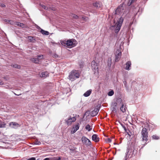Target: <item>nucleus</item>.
I'll return each instance as SVG.
<instances>
[{
  "instance_id": "obj_19",
  "label": "nucleus",
  "mask_w": 160,
  "mask_h": 160,
  "mask_svg": "<svg viewBox=\"0 0 160 160\" xmlns=\"http://www.w3.org/2000/svg\"><path fill=\"white\" fill-rule=\"evenodd\" d=\"M28 38L31 42H33L35 40L34 38L31 36H28Z\"/></svg>"
},
{
  "instance_id": "obj_24",
  "label": "nucleus",
  "mask_w": 160,
  "mask_h": 160,
  "mask_svg": "<svg viewBox=\"0 0 160 160\" xmlns=\"http://www.w3.org/2000/svg\"><path fill=\"white\" fill-rule=\"evenodd\" d=\"M60 42L62 45L67 47V44H66V43H67V41H61Z\"/></svg>"
},
{
  "instance_id": "obj_3",
  "label": "nucleus",
  "mask_w": 160,
  "mask_h": 160,
  "mask_svg": "<svg viewBox=\"0 0 160 160\" xmlns=\"http://www.w3.org/2000/svg\"><path fill=\"white\" fill-rule=\"evenodd\" d=\"M148 134L147 129L146 128H143L141 131V135L142 140L146 142L145 143H146V142L148 140Z\"/></svg>"
},
{
  "instance_id": "obj_29",
  "label": "nucleus",
  "mask_w": 160,
  "mask_h": 160,
  "mask_svg": "<svg viewBox=\"0 0 160 160\" xmlns=\"http://www.w3.org/2000/svg\"><path fill=\"white\" fill-rule=\"evenodd\" d=\"M6 124L4 122L0 123V128H4L5 127Z\"/></svg>"
},
{
  "instance_id": "obj_27",
  "label": "nucleus",
  "mask_w": 160,
  "mask_h": 160,
  "mask_svg": "<svg viewBox=\"0 0 160 160\" xmlns=\"http://www.w3.org/2000/svg\"><path fill=\"white\" fill-rule=\"evenodd\" d=\"M129 151H130V150H129L128 151V152H127V153L126 154V156H125V160H127V157H128V158L130 157V158H131L132 157V155H131L130 156V154H129V155L128 156V153L129 152Z\"/></svg>"
},
{
  "instance_id": "obj_23",
  "label": "nucleus",
  "mask_w": 160,
  "mask_h": 160,
  "mask_svg": "<svg viewBox=\"0 0 160 160\" xmlns=\"http://www.w3.org/2000/svg\"><path fill=\"white\" fill-rule=\"evenodd\" d=\"M126 108L125 107H124V105L123 104H122V106L120 108V110L122 111L123 112H124L126 111Z\"/></svg>"
},
{
  "instance_id": "obj_33",
  "label": "nucleus",
  "mask_w": 160,
  "mask_h": 160,
  "mask_svg": "<svg viewBox=\"0 0 160 160\" xmlns=\"http://www.w3.org/2000/svg\"><path fill=\"white\" fill-rule=\"evenodd\" d=\"M71 17H72L73 18L76 19L78 18V16L76 15L73 14H72Z\"/></svg>"
},
{
  "instance_id": "obj_35",
  "label": "nucleus",
  "mask_w": 160,
  "mask_h": 160,
  "mask_svg": "<svg viewBox=\"0 0 160 160\" xmlns=\"http://www.w3.org/2000/svg\"><path fill=\"white\" fill-rule=\"evenodd\" d=\"M122 126L123 128L124 129L125 132H127V131L128 129H127L126 127L124 125H122Z\"/></svg>"
},
{
  "instance_id": "obj_17",
  "label": "nucleus",
  "mask_w": 160,
  "mask_h": 160,
  "mask_svg": "<svg viewBox=\"0 0 160 160\" xmlns=\"http://www.w3.org/2000/svg\"><path fill=\"white\" fill-rule=\"evenodd\" d=\"M50 160H61L60 157H55L49 158Z\"/></svg>"
},
{
  "instance_id": "obj_39",
  "label": "nucleus",
  "mask_w": 160,
  "mask_h": 160,
  "mask_svg": "<svg viewBox=\"0 0 160 160\" xmlns=\"http://www.w3.org/2000/svg\"><path fill=\"white\" fill-rule=\"evenodd\" d=\"M41 6L42 7V8H43L44 9H47L46 8V7L45 6H44V5H42V6L41 5Z\"/></svg>"
},
{
  "instance_id": "obj_10",
  "label": "nucleus",
  "mask_w": 160,
  "mask_h": 160,
  "mask_svg": "<svg viewBox=\"0 0 160 160\" xmlns=\"http://www.w3.org/2000/svg\"><path fill=\"white\" fill-rule=\"evenodd\" d=\"M80 127V125L79 123H77L73 128L72 130L71 131V133L73 134L78 130Z\"/></svg>"
},
{
  "instance_id": "obj_40",
  "label": "nucleus",
  "mask_w": 160,
  "mask_h": 160,
  "mask_svg": "<svg viewBox=\"0 0 160 160\" xmlns=\"http://www.w3.org/2000/svg\"><path fill=\"white\" fill-rule=\"evenodd\" d=\"M3 84V83L2 81H0V85H2Z\"/></svg>"
},
{
  "instance_id": "obj_38",
  "label": "nucleus",
  "mask_w": 160,
  "mask_h": 160,
  "mask_svg": "<svg viewBox=\"0 0 160 160\" xmlns=\"http://www.w3.org/2000/svg\"><path fill=\"white\" fill-rule=\"evenodd\" d=\"M86 18H88V17H82V19H83V20H85Z\"/></svg>"
},
{
  "instance_id": "obj_36",
  "label": "nucleus",
  "mask_w": 160,
  "mask_h": 160,
  "mask_svg": "<svg viewBox=\"0 0 160 160\" xmlns=\"http://www.w3.org/2000/svg\"><path fill=\"white\" fill-rule=\"evenodd\" d=\"M107 141L108 142H111L112 141V140L110 138H108L107 139Z\"/></svg>"
},
{
  "instance_id": "obj_5",
  "label": "nucleus",
  "mask_w": 160,
  "mask_h": 160,
  "mask_svg": "<svg viewBox=\"0 0 160 160\" xmlns=\"http://www.w3.org/2000/svg\"><path fill=\"white\" fill-rule=\"evenodd\" d=\"M123 21V18L122 17H121L120 18L119 20L116 23V27L115 30V32L116 33H118L120 31Z\"/></svg>"
},
{
  "instance_id": "obj_34",
  "label": "nucleus",
  "mask_w": 160,
  "mask_h": 160,
  "mask_svg": "<svg viewBox=\"0 0 160 160\" xmlns=\"http://www.w3.org/2000/svg\"><path fill=\"white\" fill-rule=\"evenodd\" d=\"M130 136H131V132H130V131L129 130H128L127 131V132H126Z\"/></svg>"
},
{
  "instance_id": "obj_26",
  "label": "nucleus",
  "mask_w": 160,
  "mask_h": 160,
  "mask_svg": "<svg viewBox=\"0 0 160 160\" xmlns=\"http://www.w3.org/2000/svg\"><path fill=\"white\" fill-rule=\"evenodd\" d=\"M4 21L5 22H7L8 23H9L11 24H13V22L11 20H9L7 19H5Z\"/></svg>"
},
{
  "instance_id": "obj_22",
  "label": "nucleus",
  "mask_w": 160,
  "mask_h": 160,
  "mask_svg": "<svg viewBox=\"0 0 160 160\" xmlns=\"http://www.w3.org/2000/svg\"><path fill=\"white\" fill-rule=\"evenodd\" d=\"M32 61L35 63H38L39 62V60H38L37 58H33L32 59Z\"/></svg>"
},
{
  "instance_id": "obj_42",
  "label": "nucleus",
  "mask_w": 160,
  "mask_h": 160,
  "mask_svg": "<svg viewBox=\"0 0 160 160\" xmlns=\"http://www.w3.org/2000/svg\"><path fill=\"white\" fill-rule=\"evenodd\" d=\"M111 62H112V59L111 58H110V65H111Z\"/></svg>"
},
{
  "instance_id": "obj_4",
  "label": "nucleus",
  "mask_w": 160,
  "mask_h": 160,
  "mask_svg": "<svg viewBox=\"0 0 160 160\" xmlns=\"http://www.w3.org/2000/svg\"><path fill=\"white\" fill-rule=\"evenodd\" d=\"M91 66L92 69L94 72V73H98L99 69L98 64L96 62L94 61H93L91 63Z\"/></svg>"
},
{
  "instance_id": "obj_8",
  "label": "nucleus",
  "mask_w": 160,
  "mask_h": 160,
  "mask_svg": "<svg viewBox=\"0 0 160 160\" xmlns=\"http://www.w3.org/2000/svg\"><path fill=\"white\" fill-rule=\"evenodd\" d=\"M76 119L75 117L71 118V117L68 118V119L66 121V122L68 125H70L72 122H75Z\"/></svg>"
},
{
  "instance_id": "obj_31",
  "label": "nucleus",
  "mask_w": 160,
  "mask_h": 160,
  "mask_svg": "<svg viewBox=\"0 0 160 160\" xmlns=\"http://www.w3.org/2000/svg\"><path fill=\"white\" fill-rule=\"evenodd\" d=\"M114 94V91L113 90H111L108 92V95L109 96H112Z\"/></svg>"
},
{
  "instance_id": "obj_11",
  "label": "nucleus",
  "mask_w": 160,
  "mask_h": 160,
  "mask_svg": "<svg viewBox=\"0 0 160 160\" xmlns=\"http://www.w3.org/2000/svg\"><path fill=\"white\" fill-rule=\"evenodd\" d=\"M92 140L95 142H98L99 141V138L97 134L93 135L92 137Z\"/></svg>"
},
{
  "instance_id": "obj_30",
  "label": "nucleus",
  "mask_w": 160,
  "mask_h": 160,
  "mask_svg": "<svg viewBox=\"0 0 160 160\" xmlns=\"http://www.w3.org/2000/svg\"><path fill=\"white\" fill-rule=\"evenodd\" d=\"M37 59H38V60H39L43 59V56L42 55H38L37 56Z\"/></svg>"
},
{
  "instance_id": "obj_25",
  "label": "nucleus",
  "mask_w": 160,
  "mask_h": 160,
  "mask_svg": "<svg viewBox=\"0 0 160 160\" xmlns=\"http://www.w3.org/2000/svg\"><path fill=\"white\" fill-rule=\"evenodd\" d=\"M152 138L153 139L155 140H158L159 138V137L156 135H154L152 136Z\"/></svg>"
},
{
  "instance_id": "obj_9",
  "label": "nucleus",
  "mask_w": 160,
  "mask_h": 160,
  "mask_svg": "<svg viewBox=\"0 0 160 160\" xmlns=\"http://www.w3.org/2000/svg\"><path fill=\"white\" fill-rule=\"evenodd\" d=\"M9 126L13 128H16L20 127V125L15 122H11L9 123Z\"/></svg>"
},
{
  "instance_id": "obj_32",
  "label": "nucleus",
  "mask_w": 160,
  "mask_h": 160,
  "mask_svg": "<svg viewBox=\"0 0 160 160\" xmlns=\"http://www.w3.org/2000/svg\"><path fill=\"white\" fill-rule=\"evenodd\" d=\"M13 67H14L15 68H21V66L20 65L15 64L14 65H13Z\"/></svg>"
},
{
  "instance_id": "obj_15",
  "label": "nucleus",
  "mask_w": 160,
  "mask_h": 160,
  "mask_svg": "<svg viewBox=\"0 0 160 160\" xmlns=\"http://www.w3.org/2000/svg\"><path fill=\"white\" fill-rule=\"evenodd\" d=\"M98 110L97 109H95L93 111H92L91 113V115L92 117H94L96 115L98 114Z\"/></svg>"
},
{
  "instance_id": "obj_37",
  "label": "nucleus",
  "mask_w": 160,
  "mask_h": 160,
  "mask_svg": "<svg viewBox=\"0 0 160 160\" xmlns=\"http://www.w3.org/2000/svg\"><path fill=\"white\" fill-rule=\"evenodd\" d=\"M136 0H130V1H131L130 4H131L133 2H135V1H136Z\"/></svg>"
},
{
  "instance_id": "obj_12",
  "label": "nucleus",
  "mask_w": 160,
  "mask_h": 160,
  "mask_svg": "<svg viewBox=\"0 0 160 160\" xmlns=\"http://www.w3.org/2000/svg\"><path fill=\"white\" fill-rule=\"evenodd\" d=\"M102 2H96L93 3V5L95 7L98 8L101 7L102 6Z\"/></svg>"
},
{
  "instance_id": "obj_13",
  "label": "nucleus",
  "mask_w": 160,
  "mask_h": 160,
  "mask_svg": "<svg viewBox=\"0 0 160 160\" xmlns=\"http://www.w3.org/2000/svg\"><path fill=\"white\" fill-rule=\"evenodd\" d=\"M126 67L125 69L128 70H130V68L131 67V63L130 61H128L126 63Z\"/></svg>"
},
{
  "instance_id": "obj_44",
  "label": "nucleus",
  "mask_w": 160,
  "mask_h": 160,
  "mask_svg": "<svg viewBox=\"0 0 160 160\" xmlns=\"http://www.w3.org/2000/svg\"><path fill=\"white\" fill-rule=\"evenodd\" d=\"M114 104H115V106H116V105L117 104V103H115Z\"/></svg>"
},
{
  "instance_id": "obj_2",
  "label": "nucleus",
  "mask_w": 160,
  "mask_h": 160,
  "mask_svg": "<svg viewBox=\"0 0 160 160\" xmlns=\"http://www.w3.org/2000/svg\"><path fill=\"white\" fill-rule=\"evenodd\" d=\"M67 47L71 48L74 47L77 44V41L74 39H69L67 40Z\"/></svg>"
},
{
  "instance_id": "obj_41",
  "label": "nucleus",
  "mask_w": 160,
  "mask_h": 160,
  "mask_svg": "<svg viewBox=\"0 0 160 160\" xmlns=\"http://www.w3.org/2000/svg\"><path fill=\"white\" fill-rule=\"evenodd\" d=\"M43 160H50L49 158H45Z\"/></svg>"
},
{
  "instance_id": "obj_7",
  "label": "nucleus",
  "mask_w": 160,
  "mask_h": 160,
  "mask_svg": "<svg viewBox=\"0 0 160 160\" xmlns=\"http://www.w3.org/2000/svg\"><path fill=\"white\" fill-rule=\"evenodd\" d=\"M115 54V62H118L120 59L122 55V53L120 49H118Z\"/></svg>"
},
{
  "instance_id": "obj_46",
  "label": "nucleus",
  "mask_w": 160,
  "mask_h": 160,
  "mask_svg": "<svg viewBox=\"0 0 160 160\" xmlns=\"http://www.w3.org/2000/svg\"><path fill=\"white\" fill-rule=\"evenodd\" d=\"M1 132H0V134H1Z\"/></svg>"
},
{
  "instance_id": "obj_6",
  "label": "nucleus",
  "mask_w": 160,
  "mask_h": 160,
  "mask_svg": "<svg viewBox=\"0 0 160 160\" xmlns=\"http://www.w3.org/2000/svg\"><path fill=\"white\" fill-rule=\"evenodd\" d=\"M82 143L88 146H90L91 145V142L90 140L85 136H83L81 139Z\"/></svg>"
},
{
  "instance_id": "obj_43",
  "label": "nucleus",
  "mask_w": 160,
  "mask_h": 160,
  "mask_svg": "<svg viewBox=\"0 0 160 160\" xmlns=\"http://www.w3.org/2000/svg\"><path fill=\"white\" fill-rule=\"evenodd\" d=\"M115 110H116V109L114 108H113V110H112V111H115Z\"/></svg>"
},
{
  "instance_id": "obj_45",
  "label": "nucleus",
  "mask_w": 160,
  "mask_h": 160,
  "mask_svg": "<svg viewBox=\"0 0 160 160\" xmlns=\"http://www.w3.org/2000/svg\"><path fill=\"white\" fill-rule=\"evenodd\" d=\"M114 27V26H112V27Z\"/></svg>"
},
{
  "instance_id": "obj_20",
  "label": "nucleus",
  "mask_w": 160,
  "mask_h": 160,
  "mask_svg": "<svg viewBox=\"0 0 160 160\" xmlns=\"http://www.w3.org/2000/svg\"><path fill=\"white\" fill-rule=\"evenodd\" d=\"M15 25H17L18 26H19L21 27H23L24 26V24L23 23H22L19 22H16L15 24Z\"/></svg>"
},
{
  "instance_id": "obj_14",
  "label": "nucleus",
  "mask_w": 160,
  "mask_h": 160,
  "mask_svg": "<svg viewBox=\"0 0 160 160\" xmlns=\"http://www.w3.org/2000/svg\"><path fill=\"white\" fill-rule=\"evenodd\" d=\"M49 73L48 72H44L41 73V74L40 75V76L41 77H43L44 78H46L48 76Z\"/></svg>"
},
{
  "instance_id": "obj_28",
  "label": "nucleus",
  "mask_w": 160,
  "mask_h": 160,
  "mask_svg": "<svg viewBox=\"0 0 160 160\" xmlns=\"http://www.w3.org/2000/svg\"><path fill=\"white\" fill-rule=\"evenodd\" d=\"M34 144L36 145H40L41 144V142L38 141L37 139L35 140L34 141Z\"/></svg>"
},
{
  "instance_id": "obj_21",
  "label": "nucleus",
  "mask_w": 160,
  "mask_h": 160,
  "mask_svg": "<svg viewBox=\"0 0 160 160\" xmlns=\"http://www.w3.org/2000/svg\"><path fill=\"white\" fill-rule=\"evenodd\" d=\"M85 129L88 130V132H90L92 130V128L89 124H87L85 127Z\"/></svg>"
},
{
  "instance_id": "obj_18",
  "label": "nucleus",
  "mask_w": 160,
  "mask_h": 160,
  "mask_svg": "<svg viewBox=\"0 0 160 160\" xmlns=\"http://www.w3.org/2000/svg\"><path fill=\"white\" fill-rule=\"evenodd\" d=\"M40 32L43 35H48L49 34V32H48L44 31L42 29H41Z\"/></svg>"
},
{
  "instance_id": "obj_1",
  "label": "nucleus",
  "mask_w": 160,
  "mask_h": 160,
  "mask_svg": "<svg viewBox=\"0 0 160 160\" xmlns=\"http://www.w3.org/2000/svg\"><path fill=\"white\" fill-rule=\"evenodd\" d=\"M80 76V73L78 70H73L69 73L68 78L71 81H73L77 78H78Z\"/></svg>"
},
{
  "instance_id": "obj_16",
  "label": "nucleus",
  "mask_w": 160,
  "mask_h": 160,
  "mask_svg": "<svg viewBox=\"0 0 160 160\" xmlns=\"http://www.w3.org/2000/svg\"><path fill=\"white\" fill-rule=\"evenodd\" d=\"M92 90L90 89L87 91L83 94V95L86 97L89 96L91 93Z\"/></svg>"
}]
</instances>
